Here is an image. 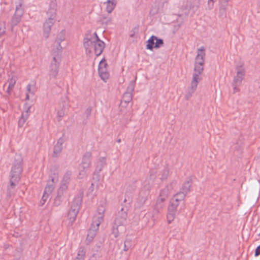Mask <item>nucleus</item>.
Wrapping results in <instances>:
<instances>
[{"label": "nucleus", "instance_id": "obj_1", "mask_svg": "<svg viewBox=\"0 0 260 260\" xmlns=\"http://www.w3.org/2000/svg\"><path fill=\"white\" fill-rule=\"evenodd\" d=\"M23 159L20 155L16 154L15 156L14 161L12 167L10 183L8 186V196L11 197L13 194V189L16 186L20 179V175L22 172Z\"/></svg>", "mask_w": 260, "mask_h": 260}, {"label": "nucleus", "instance_id": "obj_2", "mask_svg": "<svg viewBox=\"0 0 260 260\" xmlns=\"http://www.w3.org/2000/svg\"><path fill=\"white\" fill-rule=\"evenodd\" d=\"M184 194H176L171 199L168 209L167 221L171 223L177 214L180 213L185 207Z\"/></svg>", "mask_w": 260, "mask_h": 260}, {"label": "nucleus", "instance_id": "obj_3", "mask_svg": "<svg viewBox=\"0 0 260 260\" xmlns=\"http://www.w3.org/2000/svg\"><path fill=\"white\" fill-rule=\"evenodd\" d=\"M105 210V206L104 205L99 206L97 212L93 217L91 227L87 236V240L89 242L91 241L95 236L99 225L104 221Z\"/></svg>", "mask_w": 260, "mask_h": 260}, {"label": "nucleus", "instance_id": "obj_4", "mask_svg": "<svg viewBox=\"0 0 260 260\" xmlns=\"http://www.w3.org/2000/svg\"><path fill=\"white\" fill-rule=\"evenodd\" d=\"M203 71L204 65L194 64L192 79L190 83V86L188 88L187 92L185 95L186 100H189L196 90L199 81L201 80V78L200 75L202 74Z\"/></svg>", "mask_w": 260, "mask_h": 260}, {"label": "nucleus", "instance_id": "obj_5", "mask_svg": "<svg viewBox=\"0 0 260 260\" xmlns=\"http://www.w3.org/2000/svg\"><path fill=\"white\" fill-rule=\"evenodd\" d=\"M126 217L127 209L121 208L117 215L112 228V234L115 238H117L119 234L124 230V224L125 222Z\"/></svg>", "mask_w": 260, "mask_h": 260}, {"label": "nucleus", "instance_id": "obj_6", "mask_svg": "<svg viewBox=\"0 0 260 260\" xmlns=\"http://www.w3.org/2000/svg\"><path fill=\"white\" fill-rule=\"evenodd\" d=\"M82 203V198L80 196L76 197L71 205V208L68 213L69 224L72 225L75 221L77 215L79 212Z\"/></svg>", "mask_w": 260, "mask_h": 260}, {"label": "nucleus", "instance_id": "obj_7", "mask_svg": "<svg viewBox=\"0 0 260 260\" xmlns=\"http://www.w3.org/2000/svg\"><path fill=\"white\" fill-rule=\"evenodd\" d=\"M58 50V52H56V51L53 49L52 53L53 59L49 71V76L54 78L56 77L58 74V68L61 61V53H60V49Z\"/></svg>", "mask_w": 260, "mask_h": 260}, {"label": "nucleus", "instance_id": "obj_8", "mask_svg": "<svg viewBox=\"0 0 260 260\" xmlns=\"http://www.w3.org/2000/svg\"><path fill=\"white\" fill-rule=\"evenodd\" d=\"M236 69L237 70V75L235 77L233 83L234 92L239 90L237 87L241 84L242 81L245 76V70L243 68V64L237 66Z\"/></svg>", "mask_w": 260, "mask_h": 260}, {"label": "nucleus", "instance_id": "obj_9", "mask_svg": "<svg viewBox=\"0 0 260 260\" xmlns=\"http://www.w3.org/2000/svg\"><path fill=\"white\" fill-rule=\"evenodd\" d=\"M22 2L20 0L16 4L15 13L11 21L12 29L13 27L17 25L20 21L21 17L23 14V9L22 8Z\"/></svg>", "mask_w": 260, "mask_h": 260}, {"label": "nucleus", "instance_id": "obj_10", "mask_svg": "<svg viewBox=\"0 0 260 260\" xmlns=\"http://www.w3.org/2000/svg\"><path fill=\"white\" fill-rule=\"evenodd\" d=\"M68 188L64 184H61L59 188L57 190V196L54 199V204L55 206H58L61 204L65 198V193Z\"/></svg>", "mask_w": 260, "mask_h": 260}, {"label": "nucleus", "instance_id": "obj_11", "mask_svg": "<svg viewBox=\"0 0 260 260\" xmlns=\"http://www.w3.org/2000/svg\"><path fill=\"white\" fill-rule=\"evenodd\" d=\"M91 32V31H88L85 34V36L83 39V45L86 50L89 49L91 45L92 44V42L101 40L96 32H94L93 37H92Z\"/></svg>", "mask_w": 260, "mask_h": 260}, {"label": "nucleus", "instance_id": "obj_12", "mask_svg": "<svg viewBox=\"0 0 260 260\" xmlns=\"http://www.w3.org/2000/svg\"><path fill=\"white\" fill-rule=\"evenodd\" d=\"M66 39V31L64 30H62L57 35V37L55 42L56 44L55 47L53 49L56 51V52H58V50L60 49V53H62V47L61 46L60 43L62 41H64Z\"/></svg>", "mask_w": 260, "mask_h": 260}, {"label": "nucleus", "instance_id": "obj_13", "mask_svg": "<svg viewBox=\"0 0 260 260\" xmlns=\"http://www.w3.org/2000/svg\"><path fill=\"white\" fill-rule=\"evenodd\" d=\"M55 20L52 18H48L43 25V35L47 39L49 37L52 26L54 24Z\"/></svg>", "mask_w": 260, "mask_h": 260}, {"label": "nucleus", "instance_id": "obj_14", "mask_svg": "<svg viewBox=\"0 0 260 260\" xmlns=\"http://www.w3.org/2000/svg\"><path fill=\"white\" fill-rule=\"evenodd\" d=\"M198 53L195 58L194 64L204 65L205 57V49L204 47L198 49Z\"/></svg>", "mask_w": 260, "mask_h": 260}, {"label": "nucleus", "instance_id": "obj_15", "mask_svg": "<svg viewBox=\"0 0 260 260\" xmlns=\"http://www.w3.org/2000/svg\"><path fill=\"white\" fill-rule=\"evenodd\" d=\"M176 184L175 181H173L170 184L168 185L165 188L160 190L159 198H161L162 200L166 201L168 198L169 194L170 193L171 190L173 189V185Z\"/></svg>", "mask_w": 260, "mask_h": 260}, {"label": "nucleus", "instance_id": "obj_16", "mask_svg": "<svg viewBox=\"0 0 260 260\" xmlns=\"http://www.w3.org/2000/svg\"><path fill=\"white\" fill-rule=\"evenodd\" d=\"M192 184L191 179L190 178H188L187 180L183 184L180 191L176 194H184V199H185L187 193L190 191V188Z\"/></svg>", "mask_w": 260, "mask_h": 260}, {"label": "nucleus", "instance_id": "obj_17", "mask_svg": "<svg viewBox=\"0 0 260 260\" xmlns=\"http://www.w3.org/2000/svg\"><path fill=\"white\" fill-rule=\"evenodd\" d=\"M94 45V51L96 56L101 55L105 47V43L102 40L99 41H94L92 42Z\"/></svg>", "mask_w": 260, "mask_h": 260}, {"label": "nucleus", "instance_id": "obj_18", "mask_svg": "<svg viewBox=\"0 0 260 260\" xmlns=\"http://www.w3.org/2000/svg\"><path fill=\"white\" fill-rule=\"evenodd\" d=\"M148 194V191H142L140 192L136 203L137 207L140 208L143 206L146 201L147 200Z\"/></svg>", "mask_w": 260, "mask_h": 260}, {"label": "nucleus", "instance_id": "obj_19", "mask_svg": "<svg viewBox=\"0 0 260 260\" xmlns=\"http://www.w3.org/2000/svg\"><path fill=\"white\" fill-rule=\"evenodd\" d=\"M132 95L133 94L129 92H125L123 94L121 103L120 104V109L123 107H125L126 105L132 101ZM120 111H122L121 109H120Z\"/></svg>", "mask_w": 260, "mask_h": 260}, {"label": "nucleus", "instance_id": "obj_20", "mask_svg": "<svg viewBox=\"0 0 260 260\" xmlns=\"http://www.w3.org/2000/svg\"><path fill=\"white\" fill-rule=\"evenodd\" d=\"M134 237L131 236H127L124 242L123 250L127 251L132 249L135 246V243L133 241Z\"/></svg>", "mask_w": 260, "mask_h": 260}, {"label": "nucleus", "instance_id": "obj_21", "mask_svg": "<svg viewBox=\"0 0 260 260\" xmlns=\"http://www.w3.org/2000/svg\"><path fill=\"white\" fill-rule=\"evenodd\" d=\"M64 140L63 138H60L58 140L54 147L53 153L54 155L57 156L59 154L62 149V144L64 143Z\"/></svg>", "mask_w": 260, "mask_h": 260}, {"label": "nucleus", "instance_id": "obj_22", "mask_svg": "<svg viewBox=\"0 0 260 260\" xmlns=\"http://www.w3.org/2000/svg\"><path fill=\"white\" fill-rule=\"evenodd\" d=\"M49 7V9L48 10L47 13L48 18H52L53 19H55L56 9V3L53 1H51Z\"/></svg>", "mask_w": 260, "mask_h": 260}, {"label": "nucleus", "instance_id": "obj_23", "mask_svg": "<svg viewBox=\"0 0 260 260\" xmlns=\"http://www.w3.org/2000/svg\"><path fill=\"white\" fill-rule=\"evenodd\" d=\"M91 156V153L90 152H86L83 156L81 163L80 165L90 166L91 161L90 157Z\"/></svg>", "mask_w": 260, "mask_h": 260}, {"label": "nucleus", "instance_id": "obj_24", "mask_svg": "<svg viewBox=\"0 0 260 260\" xmlns=\"http://www.w3.org/2000/svg\"><path fill=\"white\" fill-rule=\"evenodd\" d=\"M106 165V158L103 157H100L97 161L95 167V171L98 172H100Z\"/></svg>", "mask_w": 260, "mask_h": 260}, {"label": "nucleus", "instance_id": "obj_25", "mask_svg": "<svg viewBox=\"0 0 260 260\" xmlns=\"http://www.w3.org/2000/svg\"><path fill=\"white\" fill-rule=\"evenodd\" d=\"M106 3V11L108 13H111L117 4V0H107Z\"/></svg>", "mask_w": 260, "mask_h": 260}, {"label": "nucleus", "instance_id": "obj_26", "mask_svg": "<svg viewBox=\"0 0 260 260\" xmlns=\"http://www.w3.org/2000/svg\"><path fill=\"white\" fill-rule=\"evenodd\" d=\"M89 167V166L80 165L79 168L78 177L80 178H82L86 176L87 174V171Z\"/></svg>", "mask_w": 260, "mask_h": 260}, {"label": "nucleus", "instance_id": "obj_27", "mask_svg": "<svg viewBox=\"0 0 260 260\" xmlns=\"http://www.w3.org/2000/svg\"><path fill=\"white\" fill-rule=\"evenodd\" d=\"M98 70L99 75L103 80L105 81L109 78V74L107 68H101L98 69Z\"/></svg>", "mask_w": 260, "mask_h": 260}, {"label": "nucleus", "instance_id": "obj_28", "mask_svg": "<svg viewBox=\"0 0 260 260\" xmlns=\"http://www.w3.org/2000/svg\"><path fill=\"white\" fill-rule=\"evenodd\" d=\"M72 172L71 171H68L66 172L63 176L61 184H64L68 186L70 182L71 177L72 176Z\"/></svg>", "mask_w": 260, "mask_h": 260}, {"label": "nucleus", "instance_id": "obj_29", "mask_svg": "<svg viewBox=\"0 0 260 260\" xmlns=\"http://www.w3.org/2000/svg\"><path fill=\"white\" fill-rule=\"evenodd\" d=\"M156 39V37L154 36H152L147 41V44L146 45V48L147 49L152 50V49L154 48L155 45V40Z\"/></svg>", "mask_w": 260, "mask_h": 260}, {"label": "nucleus", "instance_id": "obj_30", "mask_svg": "<svg viewBox=\"0 0 260 260\" xmlns=\"http://www.w3.org/2000/svg\"><path fill=\"white\" fill-rule=\"evenodd\" d=\"M27 93L26 94V100L29 99V95H34L35 93L36 90L35 87H32L30 84H28L26 86Z\"/></svg>", "mask_w": 260, "mask_h": 260}, {"label": "nucleus", "instance_id": "obj_31", "mask_svg": "<svg viewBox=\"0 0 260 260\" xmlns=\"http://www.w3.org/2000/svg\"><path fill=\"white\" fill-rule=\"evenodd\" d=\"M9 86L7 90V92L8 94H10L11 91L13 90L14 86L16 84V79L15 77H12L9 80Z\"/></svg>", "mask_w": 260, "mask_h": 260}, {"label": "nucleus", "instance_id": "obj_32", "mask_svg": "<svg viewBox=\"0 0 260 260\" xmlns=\"http://www.w3.org/2000/svg\"><path fill=\"white\" fill-rule=\"evenodd\" d=\"M85 250L83 247L79 249L78 254L75 260H84Z\"/></svg>", "mask_w": 260, "mask_h": 260}, {"label": "nucleus", "instance_id": "obj_33", "mask_svg": "<svg viewBox=\"0 0 260 260\" xmlns=\"http://www.w3.org/2000/svg\"><path fill=\"white\" fill-rule=\"evenodd\" d=\"M112 19L110 17L106 15L105 14H103L101 15L100 18V21L103 24H109L111 23Z\"/></svg>", "mask_w": 260, "mask_h": 260}, {"label": "nucleus", "instance_id": "obj_34", "mask_svg": "<svg viewBox=\"0 0 260 260\" xmlns=\"http://www.w3.org/2000/svg\"><path fill=\"white\" fill-rule=\"evenodd\" d=\"M165 201L162 200L161 198H158L154 207L162 211L164 207Z\"/></svg>", "mask_w": 260, "mask_h": 260}, {"label": "nucleus", "instance_id": "obj_35", "mask_svg": "<svg viewBox=\"0 0 260 260\" xmlns=\"http://www.w3.org/2000/svg\"><path fill=\"white\" fill-rule=\"evenodd\" d=\"M54 188V186L53 184H48L44 189V194L50 195Z\"/></svg>", "mask_w": 260, "mask_h": 260}, {"label": "nucleus", "instance_id": "obj_36", "mask_svg": "<svg viewBox=\"0 0 260 260\" xmlns=\"http://www.w3.org/2000/svg\"><path fill=\"white\" fill-rule=\"evenodd\" d=\"M25 108H26V110L24 112H22V113L21 114V118H22V119H23L25 120H27V119H28V118L29 116V114L30 113V107L26 106Z\"/></svg>", "mask_w": 260, "mask_h": 260}, {"label": "nucleus", "instance_id": "obj_37", "mask_svg": "<svg viewBox=\"0 0 260 260\" xmlns=\"http://www.w3.org/2000/svg\"><path fill=\"white\" fill-rule=\"evenodd\" d=\"M161 211V210L154 207L153 210L152 212V218L154 221L158 218V215Z\"/></svg>", "mask_w": 260, "mask_h": 260}, {"label": "nucleus", "instance_id": "obj_38", "mask_svg": "<svg viewBox=\"0 0 260 260\" xmlns=\"http://www.w3.org/2000/svg\"><path fill=\"white\" fill-rule=\"evenodd\" d=\"M135 89V82L134 81H131L126 89V92H129L130 93L133 94V92L134 91Z\"/></svg>", "mask_w": 260, "mask_h": 260}, {"label": "nucleus", "instance_id": "obj_39", "mask_svg": "<svg viewBox=\"0 0 260 260\" xmlns=\"http://www.w3.org/2000/svg\"><path fill=\"white\" fill-rule=\"evenodd\" d=\"M226 5H222L220 7V8L219 9V15L220 16L226 17Z\"/></svg>", "mask_w": 260, "mask_h": 260}, {"label": "nucleus", "instance_id": "obj_40", "mask_svg": "<svg viewBox=\"0 0 260 260\" xmlns=\"http://www.w3.org/2000/svg\"><path fill=\"white\" fill-rule=\"evenodd\" d=\"M155 41H156L154 45L155 48H158L160 47L161 46H162V45L164 44L163 40L161 39H158L157 38V37H156V39L155 40Z\"/></svg>", "mask_w": 260, "mask_h": 260}, {"label": "nucleus", "instance_id": "obj_41", "mask_svg": "<svg viewBox=\"0 0 260 260\" xmlns=\"http://www.w3.org/2000/svg\"><path fill=\"white\" fill-rule=\"evenodd\" d=\"M169 174V170L167 168H166L162 170L161 172V180H166L167 179L168 175Z\"/></svg>", "mask_w": 260, "mask_h": 260}, {"label": "nucleus", "instance_id": "obj_42", "mask_svg": "<svg viewBox=\"0 0 260 260\" xmlns=\"http://www.w3.org/2000/svg\"><path fill=\"white\" fill-rule=\"evenodd\" d=\"M138 31H139V26L137 25V26H135L133 28V29H132V30L131 31V34L129 35L130 37H133L138 32Z\"/></svg>", "mask_w": 260, "mask_h": 260}, {"label": "nucleus", "instance_id": "obj_43", "mask_svg": "<svg viewBox=\"0 0 260 260\" xmlns=\"http://www.w3.org/2000/svg\"><path fill=\"white\" fill-rule=\"evenodd\" d=\"M201 4V0H192L191 4L192 7H196L198 8Z\"/></svg>", "mask_w": 260, "mask_h": 260}, {"label": "nucleus", "instance_id": "obj_44", "mask_svg": "<svg viewBox=\"0 0 260 260\" xmlns=\"http://www.w3.org/2000/svg\"><path fill=\"white\" fill-rule=\"evenodd\" d=\"M107 64L106 63L105 59H103L100 62L99 65V69L107 68Z\"/></svg>", "mask_w": 260, "mask_h": 260}, {"label": "nucleus", "instance_id": "obj_45", "mask_svg": "<svg viewBox=\"0 0 260 260\" xmlns=\"http://www.w3.org/2000/svg\"><path fill=\"white\" fill-rule=\"evenodd\" d=\"M49 195L47 194H43V196L41 199V200L40 201V203L41 204V205H43L46 202V200H47L48 197Z\"/></svg>", "mask_w": 260, "mask_h": 260}, {"label": "nucleus", "instance_id": "obj_46", "mask_svg": "<svg viewBox=\"0 0 260 260\" xmlns=\"http://www.w3.org/2000/svg\"><path fill=\"white\" fill-rule=\"evenodd\" d=\"M208 8L209 10H211L213 8L214 1L213 0H208Z\"/></svg>", "mask_w": 260, "mask_h": 260}, {"label": "nucleus", "instance_id": "obj_47", "mask_svg": "<svg viewBox=\"0 0 260 260\" xmlns=\"http://www.w3.org/2000/svg\"><path fill=\"white\" fill-rule=\"evenodd\" d=\"M26 121V120H25L20 117V119H19L18 122V126L20 127H22Z\"/></svg>", "mask_w": 260, "mask_h": 260}, {"label": "nucleus", "instance_id": "obj_48", "mask_svg": "<svg viewBox=\"0 0 260 260\" xmlns=\"http://www.w3.org/2000/svg\"><path fill=\"white\" fill-rule=\"evenodd\" d=\"M91 108L90 107H88L85 112V114L86 115L87 118H88L89 116L91 114Z\"/></svg>", "mask_w": 260, "mask_h": 260}, {"label": "nucleus", "instance_id": "obj_49", "mask_svg": "<svg viewBox=\"0 0 260 260\" xmlns=\"http://www.w3.org/2000/svg\"><path fill=\"white\" fill-rule=\"evenodd\" d=\"M5 22H3V28L0 27V36L3 35L5 33Z\"/></svg>", "mask_w": 260, "mask_h": 260}, {"label": "nucleus", "instance_id": "obj_50", "mask_svg": "<svg viewBox=\"0 0 260 260\" xmlns=\"http://www.w3.org/2000/svg\"><path fill=\"white\" fill-rule=\"evenodd\" d=\"M254 255L255 256H258L260 255V245L258 246L256 249L255 250Z\"/></svg>", "mask_w": 260, "mask_h": 260}, {"label": "nucleus", "instance_id": "obj_51", "mask_svg": "<svg viewBox=\"0 0 260 260\" xmlns=\"http://www.w3.org/2000/svg\"><path fill=\"white\" fill-rule=\"evenodd\" d=\"M49 179H51V181L52 182V184H53V183H54L55 181H56L57 180V177H52L51 176H50Z\"/></svg>", "mask_w": 260, "mask_h": 260}, {"label": "nucleus", "instance_id": "obj_52", "mask_svg": "<svg viewBox=\"0 0 260 260\" xmlns=\"http://www.w3.org/2000/svg\"><path fill=\"white\" fill-rule=\"evenodd\" d=\"M58 116L59 117H62L64 115V112L62 110H60L58 112Z\"/></svg>", "mask_w": 260, "mask_h": 260}, {"label": "nucleus", "instance_id": "obj_53", "mask_svg": "<svg viewBox=\"0 0 260 260\" xmlns=\"http://www.w3.org/2000/svg\"><path fill=\"white\" fill-rule=\"evenodd\" d=\"M241 147V145L235 144L234 148L237 150H239Z\"/></svg>", "mask_w": 260, "mask_h": 260}, {"label": "nucleus", "instance_id": "obj_54", "mask_svg": "<svg viewBox=\"0 0 260 260\" xmlns=\"http://www.w3.org/2000/svg\"><path fill=\"white\" fill-rule=\"evenodd\" d=\"M257 12L260 13V0H259L257 4Z\"/></svg>", "mask_w": 260, "mask_h": 260}, {"label": "nucleus", "instance_id": "obj_55", "mask_svg": "<svg viewBox=\"0 0 260 260\" xmlns=\"http://www.w3.org/2000/svg\"><path fill=\"white\" fill-rule=\"evenodd\" d=\"M222 1H223L224 2H225V3H226V4H227V3L229 2V1L230 0H222Z\"/></svg>", "mask_w": 260, "mask_h": 260}, {"label": "nucleus", "instance_id": "obj_56", "mask_svg": "<svg viewBox=\"0 0 260 260\" xmlns=\"http://www.w3.org/2000/svg\"><path fill=\"white\" fill-rule=\"evenodd\" d=\"M117 143H120V142H121V139H118V140H117Z\"/></svg>", "mask_w": 260, "mask_h": 260}, {"label": "nucleus", "instance_id": "obj_57", "mask_svg": "<svg viewBox=\"0 0 260 260\" xmlns=\"http://www.w3.org/2000/svg\"><path fill=\"white\" fill-rule=\"evenodd\" d=\"M89 260H95L93 257L90 258Z\"/></svg>", "mask_w": 260, "mask_h": 260}, {"label": "nucleus", "instance_id": "obj_58", "mask_svg": "<svg viewBox=\"0 0 260 260\" xmlns=\"http://www.w3.org/2000/svg\"><path fill=\"white\" fill-rule=\"evenodd\" d=\"M259 235V236H260V233L259 234V235Z\"/></svg>", "mask_w": 260, "mask_h": 260}]
</instances>
